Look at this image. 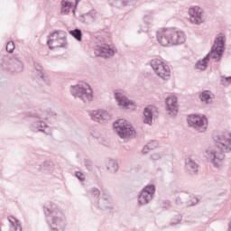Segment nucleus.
<instances>
[{"mask_svg": "<svg viewBox=\"0 0 231 231\" xmlns=\"http://www.w3.org/2000/svg\"><path fill=\"white\" fill-rule=\"evenodd\" d=\"M48 127V125L42 120H34L32 121L30 125V129L33 133H44V130Z\"/></svg>", "mask_w": 231, "mask_h": 231, "instance_id": "19", "label": "nucleus"}, {"mask_svg": "<svg viewBox=\"0 0 231 231\" xmlns=\"http://www.w3.org/2000/svg\"><path fill=\"white\" fill-rule=\"evenodd\" d=\"M152 160H160L162 157L160 156V153H153L151 156Z\"/></svg>", "mask_w": 231, "mask_h": 231, "instance_id": "41", "label": "nucleus"}, {"mask_svg": "<svg viewBox=\"0 0 231 231\" xmlns=\"http://www.w3.org/2000/svg\"><path fill=\"white\" fill-rule=\"evenodd\" d=\"M198 198H196V197H193L192 198V205H198Z\"/></svg>", "mask_w": 231, "mask_h": 231, "instance_id": "42", "label": "nucleus"}, {"mask_svg": "<svg viewBox=\"0 0 231 231\" xmlns=\"http://www.w3.org/2000/svg\"><path fill=\"white\" fill-rule=\"evenodd\" d=\"M75 176L80 180V181H86V175L82 171H76Z\"/></svg>", "mask_w": 231, "mask_h": 231, "instance_id": "38", "label": "nucleus"}, {"mask_svg": "<svg viewBox=\"0 0 231 231\" xmlns=\"http://www.w3.org/2000/svg\"><path fill=\"white\" fill-rule=\"evenodd\" d=\"M42 171H47V172H51L53 171V162L51 161H45L41 165Z\"/></svg>", "mask_w": 231, "mask_h": 231, "instance_id": "30", "label": "nucleus"}, {"mask_svg": "<svg viewBox=\"0 0 231 231\" xmlns=\"http://www.w3.org/2000/svg\"><path fill=\"white\" fill-rule=\"evenodd\" d=\"M85 167L88 171H89L90 172H94L97 171V166L93 164V162L89 161V160H86L85 161Z\"/></svg>", "mask_w": 231, "mask_h": 231, "instance_id": "32", "label": "nucleus"}, {"mask_svg": "<svg viewBox=\"0 0 231 231\" xmlns=\"http://www.w3.org/2000/svg\"><path fill=\"white\" fill-rule=\"evenodd\" d=\"M34 69H36V71H38V73H40V75H42V66H41V64L34 62L33 64Z\"/></svg>", "mask_w": 231, "mask_h": 231, "instance_id": "39", "label": "nucleus"}, {"mask_svg": "<svg viewBox=\"0 0 231 231\" xmlns=\"http://www.w3.org/2000/svg\"><path fill=\"white\" fill-rule=\"evenodd\" d=\"M96 205L101 210H106V208H113V206L111 205V199H109V197L100 198L97 202H96Z\"/></svg>", "mask_w": 231, "mask_h": 231, "instance_id": "21", "label": "nucleus"}, {"mask_svg": "<svg viewBox=\"0 0 231 231\" xmlns=\"http://www.w3.org/2000/svg\"><path fill=\"white\" fill-rule=\"evenodd\" d=\"M186 169L189 174H196L198 172V164L194 161L188 159L186 161Z\"/></svg>", "mask_w": 231, "mask_h": 231, "instance_id": "23", "label": "nucleus"}, {"mask_svg": "<svg viewBox=\"0 0 231 231\" xmlns=\"http://www.w3.org/2000/svg\"><path fill=\"white\" fill-rule=\"evenodd\" d=\"M143 124H147L148 125H152V110L150 107H145L143 109Z\"/></svg>", "mask_w": 231, "mask_h": 231, "instance_id": "24", "label": "nucleus"}, {"mask_svg": "<svg viewBox=\"0 0 231 231\" xmlns=\"http://www.w3.org/2000/svg\"><path fill=\"white\" fill-rule=\"evenodd\" d=\"M143 23L147 24V27L144 29H142V31H138V33H142V32H149V26L152 23V15L151 14H145L143 16Z\"/></svg>", "mask_w": 231, "mask_h": 231, "instance_id": "28", "label": "nucleus"}, {"mask_svg": "<svg viewBox=\"0 0 231 231\" xmlns=\"http://www.w3.org/2000/svg\"><path fill=\"white\" fill-rule=\"evenodd\" d=\"M208 60H210V53H208L201 60H198L195 64V68L197 69H201V71H205V69H207Z\"/></svg>", "mask_w": 231, "mask_h": 231, "instance_id": "22", "label": "nucleus"}, {"mask_svg": "<svg viewBox=\"0 0 231 231\" xmlns=\"http://www.w3.org/2000/svg\"><path fill=\"white\" fill-rule=\"evenodd\" d=\"M156 192V187L154 184L147 185L145 188H143L139 195H138V204L141 206L143 205H149L151 201H152V199L154 198V194Z\"/></svg>", "mask_w": 231, "mask_h": 231, "instance_id": "10", "label": "nucleus"}, {"mask_svg": "<svg viewBox=\"0 0 231 231\" xmlns=\"http://www.w3.org/2000/svg\"><path fill=\"white\" fill-rule=\"evenodd\" d=\"M118 136L123 140H133L136 138V130L131 125L125 123L124 119H118L113 124Z\"/></svg>", "mask_w": 231, "mask_h": 231, "instance_id": "5", "label": "nucleus"}, {"mask_svg": "<svg viewBox=\"0 0 231 231\" xmlns=\"http://www.w3.org/2000/svg\"><path fill=\"white\" fill-rule=\"evenodd\" d=\"M79 3H80V0H75V7L73 8V3L69 0H61V9H60V14L61 15H68L69 14V10L72 8V14L75 15V9L79 5Z\"/></svg>", "mask_w": 231, "mask_h": 231, "instance_id": "17", "label": "nucleus"}, {"mask_svg": "<svg viewBox=\"0 0 231 231\" xmlns=\"http://www.w3.org/2000/svg\"><path fill=\"white\" fill-rule=\"evenodd\" d=\"M220 82L222 84V86H230L231 84V76L229 77H225V76H221L220 77Z\"/></svg>", "mask_w": 231, "mask_h": 231, "instance_id": "34", "label": "nucleus"}, {"mask_svg": "<svg viewBox=\"0 0 231 231\" xmlns=\"http://www.w3.org/2000/svg\"><path fill=\"white\" fill-rule=\"evenodd\" d=\"M40 81L43 82L45 86H50L51 84V81L50 80V79L44 76V74L40 75Z\"/></svg>", "mask_w": 231, "mask_h": 231, "instance_id": "35", "label": "nucleus"}, {"mask_svg": "<svg viewBox=\"0 0 231 231\" xmlns=\"http://www.w3.org/2000/svg\"><path fill=\"white\" fill-rule=\"evenodd\" d=\"M69 33L79 42H82V30L76 28L74 30L69 31Z\"/></svg>", "mask_w": 231, "mask_h": 231, "instance_id": "27", "label": "nucleus"}, {"mask_svg": "<svg viewBox=\"0 0 231 231\" xmlns=\"http://www.w3.org/2000/svg\"><path fill=\"white\" fill-rule=\"evenodd\" d=\"M70 93L74 98L82 100L84 104H89L93 100V89L89 85L77 84L70 86Z\"/></svg>", "mask_w": 231, "mask_h": 231, "instance_id": "4", "label": "nucleus"}, {"mask_svg": "<svg viewBox=\"0 0 231 231\" xmlns=\"http://www.w3.org/2000/svg\"><path fill=\"white\" fill-rule=\"evenodd\" d=\"M134 2H136V0H108L109 5L118 10H124V8L131 6Z\"/></svg>", "mask_w": 231, "mask_h": 231, "instance_id": "18", "label": "nucleus"}, {"mask_svg": "<svg viewBox=\"0 0 231 231\" xmlns=\"http://www.w3.org/2000/svg\"><path fill=\"white\" fill-rule=\"evenodd\" d=\"M106 169L112 172V174H115V172L118 171V162L115 160H109L106 164Z\"/></svg>", "mask_w": 231, "mask_h": 231, "instance_id": "25", "label": "nucleus"}, {"mask_svg": "<svg viewBox=\"0 0 231 231\" xmlns=\"http://www.w3.org/2000/svg\"><path fill=\"white\" fill-rule=\"evenodd\" d=\"M187 122L189 127H193L199 133H205L207 127H208V120L205 116L189 115L187 118Z\"/></svg>", "mask_w": 231, "mask_h": 231, "instance_id": "8", "label": "nucleus"}, {"mask_svg": "<svg viewBox=\"0 0 231 231\" xmlns=\"http://www.w3.org/2000/svg\"><path fill=\"white\" fill-rule=\"evenodd\" d=\"M181 215L175 216L171 223V226H174V225H180V223H181Z\"/></svg>", "mask_w": 231, "mask_h": 231, "instance_id": "36", "label": "nucleus"}, {"mask_svg": "<svg viewBox=\"0 0 231 231\" xmlns=\"http://www.w3.org/2000/svg\"><path fill=\"white\" fill-rule=\"evenodd\" d=\"M94 53L96 57L107 59V57H113V55H115V50L111 49L108 44L100 43L94 48Z\"/></svg>", "mask_w": 231, "mask_h": 231, "instance_id": "11", "label": "nucleus"}, {"mask_svg": "<svg viewBox=\"0 0 231 231\" xmlns=\"http://www.w3.org/2000/svg\"><path fill=\"white\" fill-rule=\"evenodd\" d=\"M148 145H151L152 147H153V149H156L158 147V142L152 141L148 143Z\"/></svg>", "mask_w": 231, "mask_h": 231, "instance_id": "40", "label": "nucleus"}, {"mask_svg": "<svg viewBox=\"0 0 231 231\" xmlns=\"http://www.w3.org/2000/svg\"><path fill=\"white\" fill-rule=\"evenodd\" d=\"M93 137L96 138L97 140H98V138H100V134H93Z\"/></svg>", "mask_w": 231, "mask_h": 231, "instance_id": "43", "label": "nucleus"}, {"mask_svg": "<svg viewBox=\"0 0 231 231\" xmlns=\"http://www.w3.org/2000/svg\"><path fill=\"white\" fill-rule=\"evenodd\" d=\"M156 39L161 46H176L185 42V33L174 29H161L157 32Z\"/></svg>", "mask_w": 231, "mask_h": 231, "instance_id": "3", "label": "nucleus"}, {"mask_svg": "<svg viewBox=\"0 0 231 231\" xmlns=\"http://www.w3.org/2000/svg\"><path fill=\"white\" fill-rule=\"evenodd\" d=\"M44 214L47 225L50 226L51 231L66 230V217L64 216V213L59 209L57 204L53 202L45 204Z\"/></svg>", "mask_w": 231, "mask_h": 231, "instance_id": "2", "label": "nucleus"}, {"mask_svg": "<svg viewBox=\"0 0 231 231\" xmlns=\"http://www.w3.org/2000/svg\"><path fill=\"white\" fill-rule=\"evenodd\" d=\"M189 21L193 24H201V23H205V19H203V11L201 8L195 6L193 8L189 9Z\"/></svg>", "mask_w": 231, "mask_h": 231, "instance_id": "13", "label": "nucleus"}, {"mask_svg": "<svg viewBox=\"0 0 231 231\" xmlns=\"http://www.w3.org/2000/svg\"><path fill=\"white\" fill-rule=\"evenodd\" d=\"M166 111L169 112L171 116L178 115V98L174 96L168 97L165 99Z\"/></svg>", "mask_w": 231, "mask_h": 231, "instance_id": "14", "label": "nucleus"}, {"mask_svg": "<svg viewBox=\"0 0 231 231\" xmlns=\"http://www.w3.org/2000/svg\"><path fill=\"white\" fill-rule=\"evenodd\" d=\"M90 194H91V202L94 203V205H97L99 197H100V189H98L97 188H92L90 190Z\"/></svg>", "mask_w": 231, "mask_h": 231, "instance_id": "26", "label": "nucleus"}, {"mask_svg": "<svg viewBox=\"0 0 231 231\" xmlns=\"http://www.w3.org/2000/svg\"><path fill=\"white\" fill-rule=\"evenodd\" d=\"M39 120H42V116H38Z\"/></svg>", "mask_w": 231, "mask_h": 231, "instance_id": "44", "label": "nucleus"}, {"mask_svg": "<svg viewBox=\"0 0 231 231\" xmlns=\"http://www.w3.org/2000/svg\"><path fill=\"white\" fill-rule=\"evenodd\" d=\"M12 219L15 220L16 226ZM8 221L11 223L12 226H15L14 227L15 231H23V227L21 226V222H19L18 219H15V217L11 216V217H8Z\"/></svg>", "mask_w": 231, "mask_h": 231, "instance_id": "31", "label": "nucleus"}, {"mask_svg": "<svg viewBox=\"0 0 231 231\" xmlns=\"http://www.w3.org/2000/svg\"><path fill=\"white\" fill-rule=\"evenodd\" d=\"M90 116L94 122H97L98 124H106V120L111 118L109 114L103 110H94L90 114Z\"/></svg>", "mask_w": 231, "mask_h": 231, "instance_id": "16", "label": "nucleus"}, {"mask_svg": "<svg viewBox=\"0 0 231 231\" xmlns=\"http://www.w3.org/2000/svg\"><path fill=\"white\" fill-rule=\"evenodd\" d=\"M148 151H154V146H152V144H146L143 148V154H147V152H149Z\"/></svg>", "mask_w": 231, "mask_h": 231, "instance_id": "37", "label": "nucleus"}, {"mask_svg": "<svg viewBox=\"0 0 231 231\" xmlns=\"http://www.w3.org/2000/svg\"><path fill=\"white\" fill-rule=\"evenodd\" d=\"M150 64L158 77H161L163 80H169V77H171V69L169 68V65H165V63L158 59L152 60Z\"/></svg>", "mask_w": 231, "mask_h": 231, "instance_id": "9", "label": "nucleus"}, {"mask_svg": "<svg viewBox=\"0 0 231 231\" xmlns=\"http://www.w3.org/2000/svg\"><path fill=\"white\" fill-rule=\"evenodd\" d=\"M199 97L200 98L201 102H205V104H208V101L212 98V97H210V91L208 90H204L199 94Z\"/></svg>", "mask_w": 231, "mask_h": 231, "instance_id": "29", "label": "nucleus"}, {"mask_svg": "<svg viewBox=\"0 0 231 231\" xmlns=\"http://www.w3.org/2000/svg\"><path fill=\"white\" fill-rule=\"evenodd\" d=\"M5 50L7 53H14V51L15 50V43L14 42H8Z\"/></svg>", "mask_w": 231, "mask_h": 231, "instance_id": "33", "label": "nucleus"}, {"mask_svg": "<svg viewBox=\"0 0 231 231\" xmlns=\"http://www.w3.org/2000/svg\"><path fill=\"white\" fill-rule=\"evenodd\" d=\"M114 97L118 106H124L125 109H131V107L134 106V103H133L122 90L115 91Z\"/></svg>", "mask_w": 231, "mask_h": 231, "instance_id": "12", "label": "nucleus"}, {"mask_svg": "<svg viewBox=\"0 0 231 231\" xmlns=\"http://www.w3.org/2000/svg\"><path fill=\"white\" fill-rule=\"evenodd\" d=\"M62 33H63L62 37L59 36V31H56L51 34V37H56L55 40L50 39L47 42V44L51 50H53V47H51V44L55 42L60 43V45H56L58 48H66V44H68V42H66V32H62Z\"/></svg>", "mask_w": 231, "mask_h": 231, "instance_id": "15", "label": "nucleus"}, {"mask_svg": "<svg viewBox=\"0 0 231 231\" xmlns=\"http://www.w3.org/2000/svg\"><path fill=\"white\" fill-rule=\"evenodd\" d=\"M79 21L86 23V24H91L97 21V11L95 9L90 10L88 13L81 14Z\"/></svg>", "mask_w": 231, "mask_h": 231, "instance_id": "20", "label": "nucleus"}, {"mask_svg": "<svg viewBox=\"0 0 231 231\" xmlns=\"http://www.w3.org/2000/svg\"><path fill=\"white\" fill-rule=\"evenodd\" d=\"M225 42H226V36L225 34L220 33L214 41V45L211 47L210 53L211 59L218 62L221 60V57H223V53H225Z\"/></svg>", "mask_w": 231, "mask_h": 231, "instance_id": "7", "label": "nucleus"}, {"mask_svg": "<svg viewBox=\"0 0 231 231\" xmlns=\"http://www.w3.org/2000/svg\"><path fill=\"white\" fill-rule=\"evenodd\" d=\"M217 143L213 150L206 151L208 160L212 162L214 167H219V163L225 160V152H231V132L226 134H219L215 137Z\"/></svg>", "mask_w": 231, "mask_h": 231, "instance_id": "1", "label": "nucleus"}, {"mask_svg": "<svg viewBox=\"0 0 231 231\" xmlns=\"http://www.w3.org/2000/svg\"><path fill=\"white\" fill-rule=\"evenodd\" d=\"M0 64L3 69L11 73H22L23 69V60L17 56L4 55Z\"/></svg>", "mask_w": 231, "mask_h": 231, "instance_id": "6", "label": "nucleus"}]
</instances>
